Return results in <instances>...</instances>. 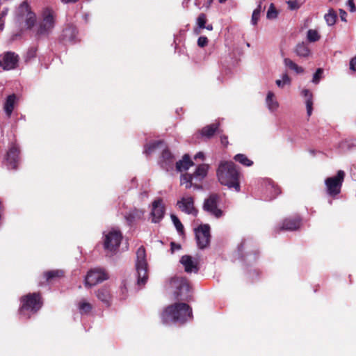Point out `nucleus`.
<instances>
[{"mask_svg":"<svg viewBox=\"0 0 356 356\" xmlns=\"http://www.w3.org/2000/svg\"><path fill=\"white\" fill-rule=\"evenodd\" d=\"M216 176L219 182L236 192L241 190V172L236 165L232 161H221L216 170Z\"/></svg>","mask_w":356,"mask_h":356,"instance_id":"f257e3e1","label":"nucleus"},{"mask_svg":"<svg viewBox=\"0 0 356 356\" xmlns=\"http://www.w3.org/2000/svg\"><path fill=\"white\" fill-rule=\"evenodd\" d=\"M161 318L163 323L173 322L184 324L193 318L192 308L185 302H175L163 309Z\"/></svg>","mask_w":356,"mask_h":356,"instance_id":"f03ea898","label":"nucleus"},{"mask_svg":"<svg viewBox=\"0 0 356 356\" xmlns=\"http://www.w3.org/2000/svg\"><path fill=\"white\" fill-rule=\"evenodd\" d=\"M44 304L43 298L40 292L29 293L20 298V307L19 313L30 318L37 314Z\"/></svg>","mask_w":356,"mask_h":356,"instance_id":"7ed1b4c3","label":"nucleus"},{"mask_svg":"<svg viewBox=\"0 0 356 356\" xmlns=\"http://www.w3.org/2000/svg\"><path fill=\"white\" fill-rule=\"evenodd\" d=\"M136 270L137 275V284L143 286L148 280V264L146 259V251L143 246H140L136 251Z\"/></svg>","mask_w":356,"mask_h":356,"instance_id":"20e7f679","label":"nucleus"},{"mask_svg":"<svg viewBox=\"0 0 356 356\" xmlns=\"http://www.w3.org/2000/svg\"><path fill=\"white\" fill-rule=\"evenodd\" d=\"M55 12L49 8H45L42 12V20L37 29L38 36H48L55 26Z\"/></svg>","mask_w":356,"mask_h":356,"instance_id":"39448f33","label":"nucleus"},{"mask_svg":"<svg viewBox=\"0 0 356 356\" xmlns=\"http://www.w3.org/2000/svg\"><path fill=\"white\" fill-rule=\"evenodd\" d=\"M172 283L177 288L175 296L178 300L189 302L192 300L191 288L186 278L176 277L172 280Z\"/></svg>","mask_w":356,"mask_h":356,"instance_id":"423d86ee","label":"nucleus"},{"mask_svg":"<svg viewBox=\"0 0 356 356\" xmlns=\"http://www.w3.org/2000/svg\"><path fill=\"white\" fill-rule=\"evenodd\" d=\"M122 239V233L120 231L113 230L105 235L104 248L106 254L113 256L118 251V248Z\"/></svg>","mask_w":356,"mask_h":356,"instance_id":"0eeeda50","label":"nucleus"},{"mask_svg":"<svg viewBox=\"0 0 356 356\" xmlns=\"http://www.w3.org/2000/svg\"><path fill=\"white\" fill-rule=\"evenodd\" d=\"M344 177L345 172L339 170L336 176L325 179L327 192L330 196H336L340 193Z\"/></svg>","mask_w":356,"mask_h":356,"instance_id":"6e6552de","label":"nucleus"},{"mask_svg":"<svg viewBox=\"0 0 356 356\" xmlns=\"http://www.w3.org/2000/svg\"><path fill=\"white\" fill-rule=\"evenodd\" d=\"M20 161V149L16 144H13L5 156L3 164L8 170H16L18 169Z\"/></svg>","mask_w":356,"mask_h":356,"instance_id":"1a4fd4ad","label":"nucleus"},{"mask_svg":"<svg viewBox=\"0 0 356 356\" xmlns=\"http://www.w3.org/2000/svg\"><path fill=\"white\" fill-rule=\"evenodd\" d=\"M197 244L199 248H206L210 243L211 234L209 225H201L195 229Z\"/></svg>","mask_w":356,"mask_h":356,"instance_id":"9d476101","label":"nucleus"},{"mask_svg":"<svg viewBox=\"0 0 356 356\" xmlns=\"http://www.w3.org/2000/svg\"><path fill=\"white\" fill-rule=\"evenodd\" d=\"M108 279L107 273L101 268H95L90 270L85 280V285L92 286L97 284L98 283L102 282L104 280Z\"/></svg>","mask_w":356,"mask_h":356,"instance_id":"9b49d317","label":"nucleus"},{"mask_svg":"<svg viewBox=\"0 0 356 356\" xmlns=\"http://www.w3.org/2000/svg\"><path fill=\"white\" fill-rule=\"evenodd\" d=\"M220 200V196L216 193L211 194L205 199L203 204V209L216 218H220L222 215L221 209L218 208V204Z\"/></svg>","mask_w":356,"mask_h":356,"instance_id":"f8f14e48","label":"nucleus"},{"mask_svg":"<svg viewBox=\"0 0 356 356\" xmlns=\"http://www.w3.org/2000/svg\"><path fill=\"white\" fill-rule=\"evenodd\" d=\"M302 218L300 216L286 218L283 220L281 225L276 227V232L279 233L281 231H296L301 226Z\"/></svg>","mask_w":356,"mask_h":356,"instance_id":"ddd939ff","label":"nucleus"},{"mask_svg":"<svg viewBox=\"0 0 356 356\" xmlns=\"http://www.w3.org/2000/svg\"><path fill=\"white\" fill-rule=\"evenodd\" d=\"M220 126L219 122H215L204 126L197 131V138H201L204 140L211 139L216 134H221L222 132V130L220 129Z\"/></svg>","mask_w":356,"mask_h":356,"instance_id":"4468645a","label":"nucleus"},{"mask_svg":"<svg viewBox=\"0 0 356 356\" xmlns=\"http://www.w3.org/2000/svg\"><path fill=\"white\" fill-rule=\"evenodd\" d=\"M19 62V56L15 52L7 51L3 54L2 60H0L1 66L6 70L15 69Z\"/></svg>","mask_w":356,"mask_h":356,"instance_id":"2eb2a0df","label":"nucleus"},{"mask_svg":"<svg viewBox=\"0 0 356 356\" xmlns=\"http://www.w3.org/2000/svg\"><path fill=\"white\" fill-rule=\"evenodd\" d=\"M177 205L179 209L187 213L197 216V210L194 207V199L191 196L183 197L180 200L177 201Z\"/></svg>","mask_w":356,"mask_h":356,"instance_id":"dca6fc26","label":"nucleus"},{"mask_svg":"<svg viewBox=\"0 0 356 356\" xmlns=\"http://www.w3.org/2000/svg\"><path fill=\"white\" fill-rule=\"evenodd\" d=\"M165 211V206L163 200L159 198L152 202V209L151 216L152 217V222L154 223L159 222L163 218Z\"/></svg>","mask_w":356,"mask_h":356,"instance_id":"f3484780","label":"nucleus"},{"mask_svg":"<svg viewBox=\"0 0 356 356\" xmlns=\"http://www.w3.org/2000/svg\"><path fill=\"white\" fill-rule=\"evenodd\" d=\"M159 162L161 167L166 170H169V169L172 168L175 158L168 149L166 148L162 151Z\"/></svg>","mask_w":356,"mask_h":356,"instance_id":"a211bd4d","label":"nucleus"},{"mask_svg":"<svg viewBox=\"0 0 356 356\" xmlns=\"http://www.w3.org/2000/svg\"><path fill=\"white\" fill-rule=\"evenodd\" d=\"M64 276L65 272L60 269L47 270L42 275V277L44 280V282L47 283L56 282Z\"/></svg>","mask_w":356,"mask_h":356,"instance_id":"6ab92c4d","label":"nucleus"},{"mask_svg":"<svg viewBox=\"0 0 356 356\" xmlns=\"http://www.w3.org/2000/svg\"><path fill=\"white\" fill-rule=\"evenodd\" d=\"M209 165L208 164L202 163L197 165L195 171L191 174L194 181L201 184L203 179L207 176Z\"/></svg>","mask_w":356,"mask_h":356,"instance_id":"aec40b11","label":"nucleus"},{"mask_svg":"<svg viewBox=\"0 0 356 356\" xmlns=\"http://www.w3.org/2000/svg\"><path fill=\"white\" fill-rule=\"evenodd\" d=\"M180 184L181 185H185V187L187 189L191 188L192 186L197 189L202 188L201 184L194 181L191 174L187 172L181 175Z\"/></svg>","mask_w":356,"mask_h":356,"instance_id":"412c9836","label":"nucleus"},{"mask_svg":"<svg viewBox=\"0 0 356 356\" xmlns=\"http://www.w3.org/2000/svg\"><path fill=\"white\" fill-rule=\"evenodd\" d=\"M180 262L184 265L185 271L187 273H197L199 268L192 260V257L189 255H184L181 258Z\"/></svg>","mask_w":356,"mask_h":356,"instance_id":"4be33fe9","label":"nucleus"},{"mask_svg":"<svg viewBox=\"0 0 356 356\" xmlns=\"http://www.w3.org/2000/svg\"><path fill=\"white\" fill-rule=\"evenodd\" d=\"M194 165L190 156L187 154H184L181 160L176 162V169L179 172L188 170L191 166Z\"/></svg>","mask_w":356,"mask_h":356,"instance_id":"5701e85b","label":"nucleus"},{"mask_svg":"<svg viewBox=\"0 0 356 356\" xmlns=\"http://www.w3.org/2000/svg\"><path fill=\"white\" fill-rule=\"evenodd\" d=\"M16 102V95L15 94L10 95L7 97L3 106V110L8 118H10L15 108Z\"/></svg>","mask_w":356,"mask_h":356,"instance_id":"b1692460","label":"nucleus"},{"mask_svg":"<svg viewBox=\"0 0 356 356\" xmlns=\"http://www.w3.org/2000/svg\"><path fill=\"white\" fill-rule=\"evenodd\" d=\"M97 297L104 302L106 306H109L111 303V291L107 287H102L97 291Z\"/></svg>","mask_w":356,"mask_h":356,"instance_id":"393cba45","label":"nucleus"},{"mask_svg":"<svg viewBox=\"0 0 356 356\" xmlns=\"http://www.w3.org/2000/svg\"><path fill=\"white\" fill-rule=\"evenodd\" d=\"M143 211L142 210L134 209L127 213L125 218L129 225H131L136 220L140 219L143 217Z\"/></svg>","mask_w":356,"mask_h":356,"instance_id":"a878e982","label":"nucleus"},{"mask_svg":"<svg viewBox=\"0 0 356 356\" xmlns=\"http://www.w3.org/2000/svg\"><path fill=\"white\" fill-rule=\"evenodd\" d=\"M295 52L297 56L303 58L308 57L311 54L309 48L305 42L298 43L296 47Z\"/></svg>","mask_w":356,"mask_h":356,"instance_id":"bb28decb","label":"nucleus"},{"mask_svg":"<svg viewBox=\"0 0 356 356\" xmlns=\"http://www.w3.org/2000/svg\"><path fill=\"white\" fill-rule=\"evenodd\" d=\"M32 11L27 1H23L17 8V14L19 17L24 19L26 15H29Z\"/></svg>","mask_w":356,"mask_h":356,"instance_id":"cd10ccee","label":"nucleus"},{"mask_svg":"<svg viewBox=\"0 0 356 356\" xmlns=\"http://www.w3.org/2000/svg\"><path fill=\"white\" fill-rule=\"evenodd\" d=\"M274 93L269 91L267 94L266 102L269 110L273 111L278 108V102L274 98Z\"/></svg>","mask_w":356,"mask_h":356,"instance_id":"c85d7f7f","label":"nucleus"},{"mask_svg":"<svg viewBox=\"0 0 356 356\" xmlns=\"http://www.w3.org/2000/svg\"><path fill=\"white\" fill-rule=\"evenodd\" d=\"M234 159L235 161L247 167H250L253 164V161L249 159L248 156L243 154H238L235 155Z\"/></svg>","mask_w":356,"mask_h":356,"instance_id":"c756f323","label":"nucleus"},{"mask_svg":"<svg viewBox=\"0 0 356 356\" xmlns=\"http://www.w3.org/2000/svg\"><path fill=\"white\" fill-rule=\"evenodd\" d=\"M162 145H163V142L160 141V140L150 143L145 146L144 152L147 155H149V154H152L160 146H162Z\"/></svg>","mask_w":356,"mask_h":356,"instance_id":"7c9ffc66","label":"nucleus"},{"mask_svg":"<svg viewBox=\"0 0 356 356\" xmlns=\"http://www.w3.org/2000/svg\"><path fill=\"white\" fill-rule=\"evenodd\" d=\"M327 25L332 26L336 23L337 15L336 12L332 9H330L328 13L325 15L324 17Z\"/></svg>","mask_w":356,"mask_h":356,"instance_id":"2f4dec72","label":"nucleus"},{"mask_svg":"<svg viewBox=\"0 0 356 356\" xmlns=\"http://www.w3.org/2000/svg\"><path fill=\"white\" fill-rule=\"evenodd\" d=\"M170 217H171V219L172 220V222H173L175 227L177 229V231L180 234H184V226H183L182 223L181 222V221L178 218V217L177 216H175V214H171Z\"/></svg>","mask_w":356,"mask_h":356,"instance_id":"473e14b6","label":"nucleus"},{"mask_svg":"<svg viewBox=\"0 0 356 356\" xmlns=\"http://www.w3.org/2000/svg\"><path fill=\"white\" fill-rule=\"evenodd\" d=\"M79 309L81 314H88L92 309V305L84 300L79 303Z\"/></svg>","mask_w":356,"mask_h":356,"instance_id":"72a5a7b5","label":"nucleus"},{"mask_svg":"<svg viewBox=\"0 0 356 356\" xmlns=\"http://www.w3.org/2000/svg\"><path fill=\"white\" fill-rule=\"evenodd\" d=\"M307 38L309 42H314L320 39V35L316 30L309 29L307 31Z\"/></svg>","mask_w":356,"mask_h":356,"instance_id":"f704fd0d","label":"nucleus"},{"mask_svg":"<svg viewBox=\"0 0 356 356\" xmlns=\"http://www.w3.org/2000/svg\"><path fill=\"white\" fill-rule=\"evenodd\" d=\"M24 19H25L26 24L29 29L32 28L36 22L35 15L33 12H31V13H29V15L24 17Z\"/></svg>","mask_w":356,"mask_h":356,"instance_id":"c9c22d12","label":"nucleus"},{"mask_svg":"<svg viewBox=\"0 0 356 356\" xmlns=\"http://www.w3.org/2000/svg\"><path fill=\"white\" fill-rule=\"evenodd\" d=\"M261 12V3L259 4L257 8L254 10L252 15V24L253 25H256L260 17V13Z\"/></svg>","mask_w":356,"mask_h":356,"instance_id":"e433bc0d","label":"nucleus"},{"mask_svg":"<svg viewBox=\"0 0 356 356\" xmlns=\"http://www.w3.org/2000/svg\"><path fill=\"white\" fill-rule=\"evenodd\" d=\"M290 83H291V79L286 74H283L282 80L278 79L276 81V84L280 88H283L284 86V85H286V84L289 85Z\"/></svg>","mask_w":356,"mask_h":356,"instance_id":"4c0bfd02","label":"nucleus"},{"mask_svg":"<svg viewBox=\"0 0 356 356\" xmlns=\"http://www.w3.org/2000/svg\"><path fill=\"white\" fill-rule=\"evenodd\" d=\"M266 17L269 19H275L277 17V11L273 3L270 4L268 8Z\"/></svg>","mask_w":356,"mask_h":356,"instance_id":"58836bf2","label":"nucleus"},{"mask_svg":"<svg viewBox=\"0 0 356 356\" xmlns=\"http://www.w3.org/2000/svg\"><path fill=\"white\" fill-rule=\"evenodd\" d=\"M207 19L204 13H200L197 19V24L200 29H204Z\"/></svg>","mask_w":356,"mask_h":356,"instance_id":"ea45409f","label":"nucleus"},{"mask_svg":"<svg viewBox=\"0 0 356 356\" xmlns=\"http://www.w3.org/2000/svg\"><path fill=\"white\" fill-rule=\"evenodd\" d=\"M289 8L291 10H298L300 8L302 3H300L298 0H289L286 2Z\"/></svg>","mask_w":356,"mask_h":356,"instance_id":"a19ab883","label":"nucleus"},{"mask_svg":"<svg viewBox=\"0 0 356 356\" xmlns=\"http://www.w3.org/2000/svg\"><path fill=\"white\" fill-rule=\"evenodd\" d=\"M323 73V70L322 68H318L313 76L312 82L316 84L318 83Z\"/></svg>","mask_w":356,"mask_h":356,"instance_id":"79ce46f5","label":"nucleus"},{"mask_svg":"<svg viewBox=\"0 0 356 356\" xmlns=\"http://www.w3.org/2000/svg\"><path fill=\"white\" fill-rule=\"evenodd\" d=\"M313 100L312 98H307L306 99V107H307V113L309 116H310L312 113L313 110Z\"/></svg>","mask_w":356,"mask_h":356,"instance_id":"37998d69","label":"nucleus"},{"mask_svg":"<svg viewBox=\"0 0 356 356\" xmlns=\"http://www.w3.org/2000/svg\"><path fill=\"white\" fill-rule=\"evenodd\" d=\"M269 190L273 191L274 194L272 196V198H275L277 195H278L280 193V188L274 184H269Z\"/></svg>","mask_w":356,"mask_h":356,"instance_id":"c03bdc74","label":"nucleus"},{"mask_svg":"<svg viewBox=\"0 0 356 356\" xmlns=\"http://www.w3.org/2000/svg\"><path fill=\"white\" fill-rule=\"evenodd\" d=\"M208 38L205 36H200L197 40V45L200 47H204L208 44Z\"/></svg>","mask_w":356,"mask_h":356,"instance_id":"a18cd8bd","label":"nucleus"},{"mask_svg":"<svg viewBox=\"0 0 356 356\" xmlns=\"http://www.w3.org/2000/svg\"><path fill=\"white\" fill-rule=\"evenodd\" d=\"M284 65L289 67L291 70H293V67L296 66V63H295L290 58H284Z\"/></svg>","mask_w":356,"mask_h":356,"instance_id":"49530a36","label":"nucleus"},{"mask_svg":"<svg viewBox=\"0 0 356 356\" xmlns=\"http://www.w3.org/2000/svg\"><path fill=\"white\" fill-rule=\"evenodd\" d=\"M346 5L348 6L349 11L350 13H355L356 11V6L354 3V0H348Z\"/></svg>","mask_w":356,"mask_h":356,"instance_id":"de8ad7c7","label":"nucleus"},{"mask_svg":"<svg viewBox=\"0 0 356 356\" xmlns=\"http://www.w3.org/2000/svg\"><path fill=\"white\" fill-rule=\"evenodd\" d=\"M220 134L221 144L224 147H227L228 145V144H229L227 136L224 135V134H222V132L221 134Z\"/></svg>","mask_w":356,"mask_h":356,"instance_id":"09e8293b","label":"nucleus"},{"mask_svg":"<svg viewBox=\"0 0 356 356\" xmlns=\"http://www.w3.org/2000/svg\"><path fill=\"white\" fill-rule=\"evenodd\" d=\"M350 69L354 72L356 71V56H355L350 60Z\"/></svg>","mask_w":356,"mask_h":356,"instance_id":"8fccbe9b","label":"nucleus"},{"mask_svg":"<svg viewBox=\"0 0 356 356\" xmlns=\"http://www.w3.org/2000/svg\"><path fill=\"white\" fill-rule=\"evenodd\" d=\"M339 15H340V17H341V19L343 22H346V17H347V13L343 10V9H339Z\"/></svg>","mask_w":356,"mask_h":356,"instance_id":"3c124183","label":"nucleus"},{"mask_svg":"<svg viewBox=\"0 0 356 356\" xmlns=\"http://www.w3.org/2000/svg\"><path fill=\"white\" fill-rule=\"evenodd\" d=\"M302 95L307 98H312V93L307 89H304L302 91Z\"/></svg>","mask_w":356,"mask_h":356,"instance_id":"603ef678","label":"nucleus"},{"mask_svg":"<svg viewBox=\"0 0 356 356\" xmlns=\"http://www.w3.org/2000/svg\"><path fill=\"white\" fill-rule=\"evenodd\" d=\"M292 70L295 71L297 74H301L304 72V69L302 67L298 66L297 64Z\"/></svg>","mask_w":356,"mask_h":356,"instance_id":"864d4df0","label":"nucleus"},{"mask_svg":"<svg viewBox=\"0 0 356 356\" xmlns=\"http://www.w3.org/2000/svg\"><path fill=\"white\" fill-rule=\"evenodd\" d=\"M194 159L195 160H197V159H201V160H204V154L203 152H200L198 153H197L195 156H194Z\"/></svg>","mask_w":356,"mask_h":356,"instance_id":"5fc2aeb1","label":"nucleus"},{"mask_svg":"<svg viewBox=\"0 0 356 356\" xmlns=\"http://www.w3.org/2000/svg\"><path fill=\"white\" fill-rule=\"evenodd\" d=\"M68 33H70L72 35H74L75 33V30L74 29H66L64 31V36L67 37Z\"/></svg>","mask_w":356,"mask_h":356,"instance_id":"6e6d98bb","label":"nucleus"},{"mask_svg":"<svg viewBox=\"0 0 356 356\" xmlns=\"http://www.w3.org/2000/svg\"><path fill=\"white\" fill-rule=\"evenodd\" d=\"M180 248H181L180 245L176 244L174 242L171 243V250H172V252H174L175 249L179 250Z\"/></svg>","mask_w":356,"mask_h":356,"instance_id":"4d7b16f0","label":"nucleus"},{"mask_svg":"<svg viewBox=\"0 0 356 356\" xmlns=\"http://www.w3.org/2000/svg\"><path fill=\"white\" fill-rule=\"evenodd\" d=\"M245 241H243L241 243V244L238 245V251L241 252L242 253V251H243V247L245 246Z\"/></svg>","mask_w":356,"mask_h":356,"instance_id":"13d9d810","label":"nucleus"},{"mask_svg":"<svg viewBox=\"0 0 356 356\" xmlns=\"http://www.w3.org/2000/svg\"><path fill=\"white\" fill-rule=\"evenodd\" d=\"M61 1L64 3H76L79 0H61Z\"/></svg>","mask_w":356,"mask_h":356,"instance_id":"bf43d9fd","label":"nucleus"},{"mask_svg":"<svg viewBox=\"0 0 356 356\" xmlns=\"http://www.w3.org/2000/svg\"><path fill=\"white\" fill-rule=\"evenodd\" d=\"M121 291L122 293H125L127 291V289L124 282H123V286L121 288Z\"/></svg>","mask_w":356,"mask_h":356,"instance_id":"052dcab7","label":"nucleus"},{"mask_svg":"<svg viewBox=\"0 0 356 356\" xmlns=\"http://www.w3.org/2000/svg\"><path fill=\"white\" fill-rule=\"evenodd\" d=\"M204 29L209 30V31H212L213 27V25L212 24H208V25H205V27Z\"/></svg>","mask_w":356,"mask_h":356,"instance_id":"680f3d73","label":"nucleus"},{"mask_svg":"<svg viewBox=\"0 0 356 356\" xmlns=\"http://www.w3.org/2000/svg\"><path fill=\"white\" fill-rule=\"evenodd\" d=\"M3 29V23L0 22V31Z\"/></svg>","mask_w":356,"mask_h":356,"instance_id":"e2e57ef3","label":"nucleus"},{"mask_svg":"<svg viewBox=\"0 0 356 356\" xmlns=\"http://www.w3.org/2000/svg\"><path fill=\"white\" fill-rule=\"evenodd\" d=\"M227 0H218L219 3H224L227 1Z\"/></svg>","mask_w":356,"mask_h":356,"instance_id":"0e129e2a","label":"nucleus"}]
</instances>
